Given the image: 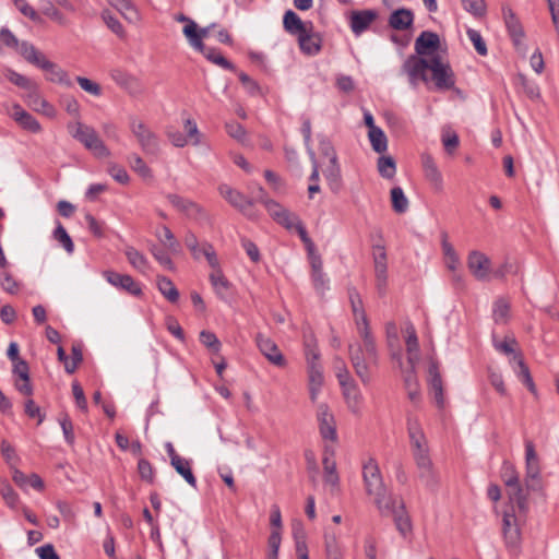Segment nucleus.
Wrapping results in <instances>:
<instances>
[{"label": "nucleus", "instance_id": "23", "mask_svg": "<svg viewBox=\"0 0 559 559\" xmlns=\"http://www.w3.org/2000/svg\"><path fill=\"white\" fill-rule=\"evenodd\" d=\"M299 48L302 53L307 56H317L322 48V37L319 33L313 31V24L310 23V29L306 33L300 34L297 38Z\"/></svg>", "mask_w": 559, "mask_h": 559}, {"label": "nucleus", "instance_id": "32", "mask_svg": "<svg viewBox=\"0 0 559 559\" xmlns=\"http://www.w3.org/2000/svg\"><path fill=\"white\" fill-rule=\"evenodd\" d=\"M12 118L25 130L38 133L41 130L40 123L19 104L12 107Z\"/></svg>", "mask_w": 559, "mask_h": 559}, {"label": "nucleus", "instance_id": "14", "mask_svg": "<svg viewBox=\"0 0 559 559\" xmlns=\"http://www.w3.org/2000/svg\"><path fill=\"white\" fill-rule=\"evenodd\" d=\"M376 287L380 296H383L388 287L386 252L382 245H374L372 250Z\"/></svg>", "mask_w": 559, "mask_h": 559}, {"label": "nucleus", "instance_id": "26", "mask_svg": "<svg viewBox=\"0 0 559 559\" xmlns=\"http://www.w3.org/2000/svg\"><path fill=\"white\" fill-rule=\"evenodd\" d=\"M405 345L407 353V364L416 367L420 360L419 343L415 328L412 323H407L404 328Z\"/></svg>", "mask_w": 559, "mask_h": 559}, {"label": "nucleus", "instance_id": "36", "mask_svg": "<svg viewBox=\"0 0 559 559\" xmlns=\"http://www.w3.org/2000/svg\"><path fill=\"white\" fill-rule=\"evenodd\" d=\"M12 479L22 489H26L28 486L36 490L44 489V481L37 474L27 476L16 467L12 471Z\"/></svg>", "mask_w": 559, "mask_h": 559}, {"label": "nucleus", "instance_id": "56", "mask_svg": "<svg viewBox=\"0 0 559 559\" xmlns=\"http://www.w3.org/2000/svg\"><path fill=\"white\" fill-rule=\"evenodd\" d=\"M495 348L504 355H519L516 353L518 342L512 336H506L502 341L493 338Z\"/></svg>", "mask_w": 559, "mask_h": 559}, {"label": "nucleus", "instance_id": "42", "mask_svg": "<svg viewBox=\"0 0 559 559\" xmlns=\"http://www.w3.org/2000/svg\"><path fill=\"white\" fill-rule=\"evenodd\" d=\"M124 254L128 259V262L139 272L146 273L150 269V263L146 257L141 253L139 250L131 246H127L124 249Z\"/></svg>", "mask_w": 559, "mask_h": 559}, {"label": "nucleus", "instance_id": "37", "mask_svg": "<svg viewBox=\"0 0 559 559\" xmlns=\"http://www.w3.org/2000/svg\"><path fill=\"white\" fill-rule=\"evenodd\" d=\"M323 176L328 181V185L330 189L333 192H338L342 188V175H341V167L338 164V160L336 162H328V164L324 166Z\"/></svg>", "mask_w": 559, "mask_h": 559}, {"label": "nucleus", "instance_id": "15", "mask_svg": "<svg viewBox=\"0 0 559 559\" xmlns=\"http://www.w3.org/2000/svg\"><path fill=\"white\" fill-rule=\"evenodd\" d=\"M467 267L471 274L478 281L487 282L492 277L491 261L479 251H472L468 254Z\"/></svg>", "mask_w": 559, "mask_h": 559}, {"label": "nucleus", "instance_id": "50", "mask_svg": "<svg viewBox=\"0 0 559 559\" xmlns=\"http://www.w3.org/2000/svg\"><path fill=\"white\" fill-rule=\"evenodd\" d=\"M368 136L374 152L382 154L388 150V139L381 128L369 130Z\"/></svg>", "mask_w": 559, "mask_h": 559}, {"label": "nucleus", "instance_id": "8", "mask_svg": "<svg viewBox=\"0 0 559 559\" xmlns=\"http://www.w3.org/2000/svg\"><path fill=\"white\" fill-rule=\"evenodd\" d=\"M431 81L436 91H450L455 86V74L449 62H444L439 55L431 57Z\"/></svg>", "mask_w": 559, "mask_h": 559}, {"label": "nucleus", "instance_id": "41", "mask_svg": "<svg viewBox=\"0 0 559 559\" xmlns=\"http://www.w3.org/2000/svg\"><path fill=\"white\" fill-rule=\"evenodd\" d=\"M199 52L203 53V56L211 62L221 68L228 71H236L235 66L227 60L217 48L207 47L204 45V49H199Z\"/></svg>", "mask_w": 559, "mask_h": 559}, {"label": "nucleus", "instance_id": "38", "mask_svg": "<svg viewBox=\"0 0 559 559\" xmlns=\"http://www.w3.org/2000/svg\"><path fill=\"white\" fill-rule=\"evenodd\" d=\"M219 193L234 207L241 209L242 206L254 205V203H252L246 195H242L239 191L234 190L228 185H221Z\"/></svg>", "mask_w": 559, "mask_h": 559}, {"label": "nucleus", "instance_id": "13", "mask_svg": "<svg viewBox=\"0 0 559 559\" xmlns=\"http://www.w3.org/2000/svg\"><path fill=\"white\" fill-rule=\"evenodd\" d=\"M306 249L311 265V277L313 286L319 294H324L329 289V278L323 272L322 260L320 254L316 251L314 243L311 239L306 240Z\"/></svg>", "mask_w": 559, "mask_h": 559}, {"label": "nucleus", "instance_id": "22", "mask_svg": "<svg viewBox=\"0 0 559 559\" xmlns=\"http://www.w3.org/2000/svg\"><path fill=\"white\" fill-rule=\"evenodd\" d=\"M104 277L112 286L123 289L133 296H139L142 293L140 285L128 274L105 271Z\"/></svg>", "mask_w": 559, "mask_h": 559}, {"label": "nucleus", "instance_id": "28", "mask_svg": "<svg viewBox=\"0 0 559 559\" xmlns=\"http://www.w3.org/2000/svg\"><path fill=\"white\" fill-rule=\"evenodd\" d=\"M418 468V476L425 486L429 489H435L439 483V477L433 469L430 456L415 460Z\"/></svg>", "mask_w": 559, "mask_h": 559}, {"label": "nucleus", "instance_id": "45", "mask_svg": "<svg viewBox=\"0 0 559 559\" xmlns=\"http://www.w3.org/2000/svg\"><path fill=\"white\" fill-rule=\"evenodd\" d=\"M157 288L159 293L169 301L177 302L179 299V292L170 278L166 276H157Z\"/></svg>", "mask_w": 559, "mask_h": 559}, {"label": "nucleus", "instance_id": "44", "mask_svg": "<svg viewBox=\"0 0 559 559\" xmlns=\"http://www.w3.org/2000/svg\"><path fill=\"white\" fill-rule=\"evenodd\" d=\"M156 236L165 250L171 254H178L180 252V243L175 239L171 230L164 226L157 233Z\"/></svg>", "mask_w": 559, "mask_h": 559}, {"label": "nucleus", "instance_id": "43", "mask_svg": "<svg viewBox=\"0 0 559 559\" xmlns=\"http://www.w3.org/2000/svg\"><path fill=\"white\" fill-rule=\"evenodd\" d=\"M385 331L388 346L391 350L392 358L401 364L402 354L399 346V330L396 324L394 322L386 323Z\"/></svg>", "mask_w": 559, "mask_h": 559}, {"label": "nucleus", "instance_id": "49", "mask_svg": "<svg viewBox=\"0 0 559 559\" xmlns=\"http://www.w3.org/2000/svg\"><path fill=\"white\" fill-rule=\"evenodd\" d=\"M183 34L187 37L191 47L195 50L204 49V44L202 41V35L199 33L198 25L194 21H189L188 24L183 27Z\"/></svg>", "mask_w": 559, "mask_h": 559}, {"label": "nucleus", "instance_id": "35", "mask_svg": "<svg viewBox=\"0 0 559 559\" xmlns=\"http://www.w3.org/2000/svg\"><path fill=\"white\" fill-rule=\"evenodd\" d=\"M510 365L518 378L528 388L531 392L535 391V384L531 377L527 366L524 364L521 355H514L510 358Z\"/></svg>", "mask_w": 559, "mask_h": 559}, {"label": "nucleus", "instance_id": "51", "mask_svg": "<svg viewBox=\"0 0 559 559\" xmlns=\"http://www.w3.org/2000/svg\"><path fill=\"white\" fill-rule=\"evenodd\" d=\"M210 282L219 297H225V294L229 287L227 278L223 275L221 269L213 270L210 274Z\"/></svg>", "mask_w": 559, "mask_h": 559}, {"label": "nucleus", "instance_id": "64", "mask_svg": "<svg viewBox=\"0 0 559 559\" xmlns=\"http://www.w3.org/2000/svg\"><path fill=\"white\" fill-rule=\"evenodd\" d=\"M225 129L229 136L237 140L238 142H245L247 138V131L242 124L237 121H230L226 122Z\"/></svg>", "mask_w": 559, "mask_h": 559}, {"label": "nucleus", "instance_id": "7", "mask_svg": "<svg viewBox=\"0 0 559 559\" xmlns=\"http://www.w3.org/2000/svg\"><path fill=\"white\" fill-rule=\"evenodd\" d=\"M526 513H520L516 503H510L506 509L502 519V533L506 544L509 547H515L521 537L520 526L525 521Z\"/></svg>", "mask_w": 559, "mask_h": 559}, {"label": "nucleus", "instance_id": "2", "mask_svg": "<svg viewBox=\"0 0 559 559\" xmlns=\"http://www.w3.org/2000/svg\"><path fill=\"white\" fill-rule=\"evenodd\" d=\"M304 347L307 367L308 386L321 388L324 384L323 368L317 340L311 331L304 333Z\"/></svg>", "mask_w": 559, "mask_h": 559}, {"label": "nucleus", "instance_id": "55", "mask_svg": "<svg viewBox=\"0 0 559 559\" xmlns=\"http://www.w3.org/2000/svg\"><path fill=\"white\" fill-rule=\"evenodd\" d=\"M510 304L504 298H499L493 305V320L496 323H506L509 317Z\"/></svg>", "mask_w": 559, "mask_h": 559}, {"label": "nucleus", "instance_id": "24", "mask_svg": "<svg viewBox=\"0 0 559 559\" xmlns=\"http://www.w3.org/2000/svg\"><path fill=\"white\" fill-rule=\"evenodd\" d=\"M272 218L286 229L290 231L296 230L305 245L306 240L310 239L300 219L294 212H273Z\"/></svg>", "mask_w": 559, "mask_h": 559}, {"label": "nucleus", "instance_id": "63", "mask_svg": "<svg viewBox=\"0 0 559 559\" xmlns=\"http://www.w3.org/2000/svg\"><path fill=\"white\" fill-rule=\"evenodd\" d=\"M152 255L155 258V260L166 270L174 271L175 264L173 263L168 253L157 246L153 245L150 249Z\"/></svg>", "mask_w": 559, "mask_h": 559}, {"label": "nucleus", "instance_id": "17", "mask_svg": "<svg viewBox=\"0 0 559 559\" xmlns=\"http://www.w3.org/2000/svg\"><path fill=\"white\" fill-rule=\"evenodd\" d=\"M362 477L365 483L366 491L369 496L378 493L384 489L383 479L380 473V468L374 459H369L362 468Z\"/></svg>", "mask_w": 559, "mask_h": 559}, {"label": "nucleus", "instance_id": "53", "mask_svg": "<svg viewBox=\"0 0 559 559\" xmlns=\"http://www.w3.org/2000/svg\"><path fill=\"white\" fill-rule=\"evenodd\" d=\"M5 78L17 87H21L26 91H33L35 88V84L26 76L17 73L16 71L8 68L4 71Z\"/></svg>", "mask_w": 559, "mask_h": 559}, {"label": "nucleus", "instance_id": "31", "mask_svg": "<svg viewBox=\"0 0 559 559\" xmlns=\"http://www.w3.org/2000/svg\"><path fill=\"white\" fill-rule=\"evenodd\" d=\"M310 23L311 22H304L293 10H287L283 16L284 29L288 34L297 36V38L300 36V34H304L310 29Z\"/></svg>", "mask_w": 559, "mask_h": 559}, {"label": "nucleus", "instance_id": "61", "mask_svg": "<svg viewBox=\"0 0 559 559\" xmlns=\"http://www.w3.org/2000/svg\"><path fill=\"white\" fill-rule=\"evenodd\" d=\"M31 104L34 106V109L37 111H41L45 115L52 116L55 112L53 107L43 98L38 93L32 92L29 94Z\"/></svg>", "mask_w": 559, "mask_h": 559}, {"label": "nucleus", "instance_id": "60", "mask_svg": "<svg viewBox=\"0 0 559 559\" xmlns=\"http://www.w3.org/2000/svg\"><path fill=\"white\" fill-rule=\"evenodd\" d=\"M466 35H467L468 39L472 41L477 53L483 57L487 56V53H488L487 45H486L483 36L480 35V33L474 28H468L466 31Z\"/></svg>", "mask_w": 559, "mask_h": 559}, {"label": "nucleus", "instance_id": "52", "mask_svg": "<svg viewBox=\"0 0 559 559\" xmlns=\"http://www.w3.org/2000/svg\"><path fill=\"white\" fill-rule=\"evenodd\" d=\"M377 166L381 177L392 179L395 176L396 164L392 156H380Z\"/></svg>", "mask_w": 559, "mask_h": 559}, {"label": "nucleus", "instance_id": "12", "mask_svg": "<svg viewBox=\"0 0 559 559\" xmlns=\"http://www.w3.org/2000/svg\"><path fill=\"white\" fill-rule=\"evenodd\" d=\"M130 130L145 154L156 155L158 153V138L143 121L132 118L130 120Z\"/></svg>", "mask_w": 559, "mask_h": 559}, {"label": "nucleus", "instance_id": "46", "mask_svg": "<svg viewBox=\"0 0 559 559\" xmlns=\"http://www.w3.org/2000/svg\"><path fill=\"white\" fill-rule=\"evenodd\" d=\"M390 515L393 516L396 528L402 535H406L412 531L411 519L405 512L404 501H400L396 511L392 512Z\"/></svg>", "mask_w": 559, "mask_h": 559}, {"label": "nucleus", "instance_id": "4", "mask_svg": "<svg viewBox=\"0 0 559 559\" xmlns=\"http://www.w3.org/2000/svg\"><path fill=\"white\" fill-rule=\"evenodd\" d=\"M349 299L358 333L360 337L364 338L365 349L370 359L374 360L376 343L369 331L367 316L362 307V300L356 290L350 292Z\"/></svg>", "mask_w": 559, "mask_h": 559}, {"label": "nucleus", "instance_id": "5", "mask_svg": "<svg viewBox=\"0 0 559 559\" xmlns=\"http://www.w3.org/2000/svg\"><path fill=\"white\" fill-rule=\"evenodd\" d=\"M525 487L527 491L540 492L544 496L539 459L531 440L525 442Z\"/></svg>", "mask_w": 559, "mask_h": 559}, {"label": "nucleus", "instance_id": "18", "mask_svg": "<svg viewBox=\"0 0 559 559\" xmlns=\"http://www.w3.org/2000/svg\"><path fill=\"white\" fill-rule=\"evenodd\" d=\"M342 383H340L343 396L345 399L348 409L353 414L360 413V406L362 403L361 392L353 378H346V374L341 376Z\"/></svg>", "mask_w": 559, "mask_h": 559}, {"label": "nucleus", "instance_id": "54", "mask_svg": "<svg viewBox=\"0 0 559 559\" xmlns=\"http://www.w3.org/2000/svg\"><path fill=\"white\" fill-rule=\"evenodd\" d=\"M442 251L447 267L452 272L456 271L460 265V259L454 248L445 239L442 241Z\"/></svg>", "mask_w": 559, "mask_h": 559}, {"label": "nucleus", "instance_id": "27", "mask_svg": "<svg viewBox=\"0 0 559 559\" xmlns=\"http://www.w3.org/2000/svg\"><path fill=\"white\" fill-rule=\"evenodd\" d=\"M502 16L510 37L515 45H519L524 37V31L520 20L508 5L502 7Z\"/></svg>", "mask_w": 559, "mask_h": 559}, {"label": "nucleus", "instance_id": "3", "mask_svg": "<svg viewBox=\"0 0 559 559\" xmlns=\"http://www.w3.org/2000/svg\"><path fill=\"white\" fill-rule=\"evenodd\" d=\"M69 133L86 150L93 152L96 157H108L110 152L98 136L94 128L84 124L80 121L68 124Z\"/></svg>", "mask_w": 559, "mask_h": 559}, {"label": "nucleus", "instance_id": "6", "mask_svg": "<svg viewBox=\"0 0 559 559\" xmlns=\"http://www.w3.org/2000/svg\"><path fill=\"white\" fill-rule=\"evenodd\" d=\"M502 478L507 486L509 503H516V507L522 514L528 511L527 492L522 487L519 475L513 465L506 464Z\"/></svg>", "mask_w": 559, "mask_h": 559}, {"label": "nucleus", "instance_id": "62", "mask_svg": "<svg viewBox=\"0 0 559 559\" xmlns=\"http://www.w3.org/2000/svg\"><path fill=\"white\" fill-rule=\"evenodd\" d=\"M300 132L304 138V143H305L308 156H309V158H313V153H316V152L311 145L312 131H311V121L309 118L302 117Z\"/></svg>", "mask_w": 559, "mask_h": 559}, {"label": "nucleus", "instance_id": "33", "mask_svg": "<svg viewBox=\"0 0 559 559\" xmlns=\"http://www.w3.org/2000/svg\"><path fill=\"white\" fill-rule=\"evenodd\" d=\"M421 165L426 179L432 183L436 188H440L442 185V176L438 169V166L433 157L429 154L421 155Z\"/></svg>", "mask_w": 559, "mask_h": 559}, {"label": "nucleus", "instance_id": "57", "mask_svg": "<svg viewBox=\"0 0 559 559\" xmlns=\"http://www.w3.org/2000/svg\"><path fill=\"white\" fill-rule=\"evenodd\" d=\"M131 168L144 179L152 178L151 168L144 163V160L138 155L132 154L129 157Z\"/></svg>", "mask_w": 559, "mask_h": 559}, {"label": "nucleus", "instance_id": "59", "mask_svg": "<svg viewBox=\"0 0 559 559\" xmlns=\"http://www.w3.org/2000/svg\"><path fill=\"white\" fill-rule=\"evenodd\" d=\"M0 449L3 459L13 471L20 462V457L16 454L15 449L7 440L1 441Z\"/></svg>", "mask_w": 559, "mask_h": 559}, {"label": "nucleus", "instance_id": "40", "mask_svg": "<svg viewBox=\"0 0 559 559\" xmlns=\"http://www.w3.org/2000/svg\"><path fill=\"white\" fill-rule=\"evenodd\" d=\"M171 466L176 472L183 477V479L192 487L197 486V478L191 469V462L182 456H175Z\"/></svg>", "mask_w": 559, "mask_h": 559}, {"label": "nucleus", "instance_id": "34", "mask_svg": "<svg viewBox=\"0 0 559 559\" xmlns=\"http://www.w3.org/2000/svg\"><path fill=\"white\" fill-rule=\"evenodd\" d=\"M429 374V386L431 395L438 407H442L444 404L442 381L438 372V368L435 364H431L428 370Z\"/></svg>", "mask_w": 559, "mask_h": 559}, {"label": "nucleus", "instance_id": "48", "mask_svg": "<svg viewBox=\"0 0 559 559\" xmlns=\"http://www.w3.org/2000/svg\"><path fill=\"white\" fill-rule=\"evenodd\" d=\"M318 150L322 157L328 158V162L338 160L336 151L331 139L325 133H318Z\"/></svg>", "mask_w": 559, "mask_h": 559}, {"label": "nucleus", "instance_id": "58", "mask_svg": "<svg viewBox=\"0 0 559 559\" xmlns=\"http://www.w3.org/2000/svg\"><path fill=\"white\" fill-rule=\"evenodd\" d=\"M464 10L475 17H483L486 14L485 0H462Z\"/></svg>", "mask_w": 559, "mask_h": 559}, {"label": "nucleus", "instance_id": "39", "mask_svg": "<svg viewBox=\"0 0 559 559\" xmlns=\"http://www.w3.org/2000/svg\"><path fill=\"white\" fill-rule=\"evenodd\" d=\"M110 78L117 85L128 90L130 93H134L139 90L138 80L121 69L111 70Z\"/></svg>", "mask_w": 559, "mask_h": 559}, {"label": "nucleus", "instance_id": "30", "mask_svg": "<svg viewBox=\"0 0 559 559\" xmlns=\"http://www.w3.org/2000/svg\"><path fill=\"white\" fill-rule=\"evenodd\" d=\"M388 24L395 31L409 29L414 24V13L406 8L396 9L390 14Z\"/></svg>", "mask_w": 559, "mask_h": 559}, {"label": "nucleus", "instance_id": "1", "mask_svg": "<svg viewBox=\"0 0 559 559\" xmlns=\"http://www.w3.org/2000/svg\"><path fill=\"white\" fill-rule=\"evenodd\" d=\"M20 55L31 64L37 67L46 73V80L59 85L72 87L73 82L68 72L57 63L48 60L32 43L22 41Z\"/></svg>", "mask_w": 559, "mask_h": 559}, {"label": "nucleus", "instance_id": "9", "mask_svg": "<svg viewBox=\"0 0 559 559\" xmlns=\"http://www.w3.org/2000/svg\"><path fill=\"white\" fill-rule=\"evenodd\" d=\"M348 353L352 366L357 377L361 380L364 384H368L371 381L369 366L377 364L378 352L376 350V359H370L365 349V343L362 342L361 344H350L348 347Z\"/></svg>", "mask_w": 559, "mask_h": 559}, {"label": "nucleus", "instance_id": "21", "mask_svg": "<svg viewBox=\"0 0 559 559\" xmlns=\"http://www.w3.org/2000/svg\"><path fill=\"white\" fill-rule=\"evenodd\" d=\"M440 47V37L431 31H424L415 40V51L419 57L431 56Z\"/></svg>", "mask_w": 559, "mask_h": 559}, {"label": "nucleus", "instance_id": "16", "mask_svg": "<svg viewBox=\"0 0 559 559\" xmlns=\"http://www.w3.org/2000/svg\"><path fill=\"white\" fill-rule=\"evenodd\" d=\"M317 420L319 423L320 435L324 440L336 442V425L335 419L325 403H319L317 405Z\"/></svg>", "mask_w": 559, "mask_h": 559}, {"label": "nucleus", "instance_id": "19", "mask_svg": "<svg viewBox=\"0 0 559 559\" xmlns=\"http://www.w3.org/2000/svg\"><path fill=\"white\" fill-rule=\"evenodd\" d=\"M257 346L259 347L261 354L273 365L277 367H284L286 365V360L281 353L277 345L270 338L264 336L261 333H258L255 336Z\"/></svg>", "mask_w": 559, "mask_h": 559}, {"label": "nucleus", "instance_id": "25", "mask_svg": "<svg viewBox=\"0 0 559 559\" xmlns=\"http://www.w3.org/2000/svg\"><path fill=\"white\" fill-rule=\"evenodd\" d=\"M334 455V449L331 445L324 447L323 456V471H324V483L331 487V491L334 492L338 488L340 477L336 472V463L331 457Z\"/></svg>", "mask_w": 559, "mask_h": 559}, {"label": "nucleus", "instance_id": "47", "mask_svg": "<svg viewBox=\"0 0 559 559\" xmlns=\"http://www.w3.org/2000/svg\"><path fill=\"white\" fill-rule=\"evenodd\" d=\"M520 271V263L515 259L506 258L504 261L492 269V277L503 280L507 275H516Z\"/></svg>", "mask_w": 559, "mask_h": 559}, {"label": "nucleus", "instance_id": "20", "mask_svg": "<svg viewBox=\"0 0 559 559\" xmlns=\"http://www.w3.org/2000/svg\"><path fill=\"white\" fill-rule=\"evenodd\" d=\"M378 16V12L371 9L352 11L349 15V26L354 35L359 36L366 32Z\"/></svg>", "mask_w": 559, "mask_h": 559}, {"label": "nucleus", "instance_id": "10", "mask_svg": "<svg viewBox=\"0 0 559 559\" xmlns=\"http://www.w3.org/2000/svg\"><path fill=\"white\" fill-rule=\"evenodd\" d=\"M431 58L425 59L417 55H411L402 64L401 72L406 74L408 82L413 87L418 85V82L428 83L427 71L430 70Z\"/></svg>", "mask_w": 559, "mask_h": 559}, {"label": "nucleus", "instance_id": "11", "mask_svg": "<svg viewBox=\"0 0 559 559\" xmlns=\"http://www.w3.org/2000/svg\"><path fill=\"white\" fill-rule=\"evenodd\" d=\"M407 433L414 460L428 457V441L417 417L407 416Z\"/></svg>", "mask_w": 559, "mask_h": 559}, {"label": "nucleus", "instance_id": "29", "mask_svg": "<svg viewBox=\"0 0 559 559\" xmlns=\"http://www.w3.org/2000/svg\"><path fill=\"white\" fill-rule=\"evenodd\" d=\"M373 497V502L376 507L378 508L379 512L382 515H390L392 512L396 511L399 508L400 501H403L402 499H397L393 497L384 487V489L379 491L378 493L371 495Z\"/></svg>", "mask_w": 559, "mask_h": 559}]
</instances>
